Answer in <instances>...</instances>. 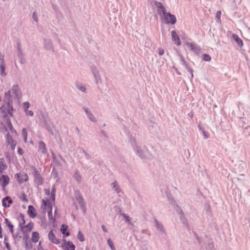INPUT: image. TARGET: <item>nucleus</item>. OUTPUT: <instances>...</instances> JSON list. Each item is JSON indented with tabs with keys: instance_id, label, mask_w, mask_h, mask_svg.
<instances>
[{
	"instance_id": "14",
	"label": "nucleus",
	"mask_w": 250,
	"mask_h": 250,
	"mask_svg": "<svg viewBox=\"0 0 250 250\" xmlns=\"http://www.w3.org/2000/svg\"><path fill=\"white\" fill-rule=\"evenodd\" d=\"M171 38L173 42L177 45H181L180 38L175 31H172L171 32Z\"/></svg>"
},
{
	"instance_id": "28",
	"label": "nucleus",
	"mask_w": 250,
	"mask_h": 250,
	"mask_svg": "<svg viewBox=\"0 0 250 250\" xmlns=\"http://www.w3.org/2000/svg\"><path fill=\"white\" fill-rule=\"evenodd\" d=\"M122 215L124 217L125 221L128 223V224L132 226L133 225V224L132 223V219L128 215L125 213L122 214Z\"/></svg>"
},
{
	"instance_id": "52",
	"label": "nucleus",
	"mask_w": 250,
	"mask_h": 250,
	"mask_svg": "<svg viewBox=\"0 0 250 250\" xmlns=\"http://www.w3.org/2000/svg\"><path fill=\"white\" fill-rule=\"evenodd\" d=\"M102 228L104 232H106L107 231L106 228H105V227L104 225L102 226Z\"/></svg>"
},
{
	"instance_id": "10",
	"label": "nucleus",
	"mask_w": 250,
	"mask_h": 250,
	"mask_svg": "<svg viewBox=\"0 0 250 250\" xmlns=\"http://www.w3.org/2000/svg\"><path fill=\"white\" fill-rule=\"evenodd\" d=\"M33 169L34 170V177L35 179V182L38 185H41L42 184L43 180L42 178V176L40 173H39L38 171L35 167H33Z\"/></svg>"
},
{
	"instance_id": "13",
	"label": "nucleus",
	"mask_w": 250,
	"mask_h": 250,
	"mask_svg": "<svg viewBox=\"0 0 250 250\" xmlns=\"http://www.w3.org/2000/svg\"><path fill=\"white\" fill-rule=\"evenodd\" d=\"M34 228L33 223L30 222L27 225L23 226L21 228V230L24 233H28Z\"/></svg>"
},
{
	"instance_id": "21",
	"label": "nucleus",
	"mask_w": 250,
	"mask_h": 250,
	"mask_svg": "<svg viewBox=\"0 0 250 250\" xmlns=\"http://www.w3.org/2000/svg\"><path fill=\"white\" fill-rule=\"evenodd\" d=\"M40 235L38 232L33 231L31 234V239L33 243H36L39 241Z\"/></svg>"
},
{
	"instance_id": "29",
	"label": "nucleus",
	"mask_w": 250,
	"mask_h": 250,
	"mask_svg": "<svg viewBox=\"0 0 250 250\" xmlns=\"http://www.w3.org/2000/svg\"><path fill=\"white\" fill-rule=\"evenodd\" d=\"M74 179L78 183H80L82 180V176L78 171H76L74 174Z\"/></svg>"
},
{
	"instance_id": "36",
	"label": "nucleus",
	"mask_w": 250,
	"mask_h": 250,
	"mask_svg": "<svg viewBox=\"0 0 250 250\" xmlns=\"http://www.w3.org/2000/svg\"><path fill=\"white\" fill-rule=\"evenodd\" d=\"M6 168V165H5L2 161L0 162V173L2 172Z\"/></svg>"
},
{
	"instance_id": "34",
	"label": "nucleus",
	"mask_w": 250,
	"mask_h": 250,
	"mask_svg": "<svg viewBox=\"0 0 250 250\" xmlns=\"http://www.w3.org/2000/svg\"><path fill=\"white\" fill-rule=\"evenodd\" d=\"M107 244L111 250H116V248L113 244V242L111 240V239H108L107 241Z\"/></svg>"
},
{
	"instance_id": "19",
	"label": "nucleus",
	"mask_w": 250,
	"mask_h": 250,
	"mask_svg": "<svg viewBox=\"0 0 250 250\" xmlns=\"http://www.w3.org/2000/svg\"><path fill=\"white\" fill-rule=\"evenodd\" d=\"M83 110L85 112L88 119L92 122H96L97 121L96 118L94 115L88 110L86 107H83Z\"/></svg>"
},
{
	"instance_id": "54",
	"label": "nucleus",
	"mask_w": 250,
	"mask_h": 250,
	"mask_svg": "<svg viewBox=\"0 0 250 250\" xmlns=\"http://www.w3.org/2000/svg\"><path fill=\"white\" fill-rule=\"evenodd\" d=\"M41 248H42V244H41V242L40 241V242H39V244H38V249L39 250L40 249H41Z\"/></svg>"
},
{
	"instance_id": "31",
	"label": "nucleus",
	"mask_w": 250,
	"mask_h": 250,
	"mask_svg": "<svg viewBox=\"0 0 250 250\" xmlns=\"http://www.w3.org/2000/svg\"><path fill=\"white\" fill-rule=\"evenodd\" d=\"M77 238L80 242H83L85 240L83 234L80 230L78 232L77 234Z\"/></svg>"
},
{
	"instance_id": "44",
	"label": "nucleus",
	"mask_w": 250,
	"mask_h": 250,
	"mask_svg": "<svg viewBox=\"0 0 250 250\" xmlns=\"http://www.w3.org/2000/svg\"><path fill=\"white\" fill-rule=\"evenodd\" d=\"M203 134L205 139H208L209 138V133L205 131H203Z\"/></svg>"
},
{
	"instance_id": "9",
	"label": "nucleus",
	"mask_w": 250,
	"mask_h": 250,
	"mask_svg": "<svg viewBox=\"0 0 250 250\" xmlns=\"http://www.w3.org/2000/svg\"><path fill=\"white\" fill-rule=\"evenodd\" d=\"M134 145H133V146L134 151L140 157L143 158H144L145 157L146 154V151L141 149L140 147L138 146L136 144V142L135 140L134 141Z\"/></svg>"
},
{
	"instance_id": "11",
	"label": "nucleus",
	"mask_w": 250,
	"mask_h": 250,
	"mask_svg": "<svg viewBox=\"0 0 250 250\" xmlns=\"http://www.w3.org/2000/svg\"><path fill=\"white\" fill-rule=\"evenodd\" d=\"M16 178L18 182L20 184L27 181L28 180V176L25 173H18L16 175Z\"/></svg>"
},
{
	"instance_id": "3",
	"label": "nucleus",
	"mask_w": 250,
	"mask_h": 250,
	"mask_svg": "<svg viewBox=\"0 0 250 250\" xmlns=\"http://www.w3.org/2000/svg\"><path fill=\"white\" fill-rule=\"evenodd\" d=\"M75 199L74 200V204L75 205L76 208H78L79 207L81 209L85 210V203L79 191H75Z\"/></svg>"
},
{
	"instance_id": "23",
	"label": "nucleus",
	"mask_w": 250,
	"mask_h": 250,
	"mask_svg": "<svg viewBox=\"0 0 250 250\" xmlns=\"http://www.w3.org/2000/svg\"><path fill=\"white\" fill-rule=\"evenodd\" d=\"M187 45L191 50L194 52H197L200 50L199 47L192 43L188 42L187 43Z\"/></svg>"
},
{
	"instance_id": "7",
	"label": "nucleus",
	"mask_w": 250,
	"mask_h": 250,
	"mask_svg": "<svg viewBox=\"0 0 250 250\" xmlns=\"http://www.w3.org/2000/svg\"><path fill=\"white\" fill-rule=\"evenodd\" d=\"M10 181L8 176L2 175L0 176V186L3 190H4L6 186L9 184Z\"/></svg>"
},
{
	"instance_id": "17",
	"label": "nucleus",
	"mask_w": 250,
	"mask_h": 250,
	"mask_svg": "<svg viewBox=\"0 0 250 250\" xmlns=\"http://www.w3.org/2000/svg\"><path fill=\"white\" fill-rule=\"evenodd\" d=\"M38 151L44 154L47 153V150L46 147V145L43 141H40L39 142Z\"/></svg>"
},
{
	"instance_id": "53",
	"label": "nucleus",
	"mask_w": 250,
	"mask_h": 250,
	"mask_svg": "<svg viewBox=\"0 0 250 250\" xmlns=\"http://www.w3.org/2000/svg\"><path fill=\"white\" fill-rule=\"evenodd\" d=\"M5 246L6 247V248L10 250V245H9V244L7 242H5Z\"/></svg>"
},
{
	"instance_id": "16",
	"label": "nucleus",
	"mask_w": 250,
	"mask_h": 250,
	"mask_svg": "<svg viewBox=\"0 0 250 250\" xmlns=\"http://www.w3.org/2000/svg\"><path fill=\"white\" fill-rule=\"evenodd\" d=\"M27 213L29 216L34 218L37 216V212L34 207L31 205L28 206Z\"/></svg>"
},
{
	"instance_id": "5",
	"label": "nucleus",
	"mask_w": 250,
	"mask_h": 250,
	"mask_svg": "<svg viewBox=\"0 0 250 250\" xmlns=\"http://www.w3.org/2000/svg\"><path fill=\"white\" fill-rule=\"evenodd\" d=\"M161 19L166 24H171L173 25L176 22L175 16L170 13H166L161 17Z\"/></svg>"
},
{
	"instance_id": "42",
	"label": "nucleus",
	"mask_w": 250,
	"mask_h": 250,
	"mask_svg": "<svg viewBox=\"0 0 250 250\" xmlns=\"http://www.w3.org/2000/svg\"><path fill=\"white\" fill-rule=\"evenodd\" d=\"M23 104L24 108V110H27L30 106V104L28 102H24Z\"/></svg>"
},
{
	"instance_id": "51",
	"label": "nucleus",
	"mask_w": 250,
	"mask_h": 250,
	"mask_svg": "<svg viewBox=\"0 0 250 250\" xmlns=\"http://www.w3.org/2000/svg\"><path fill=\"white\" fill-rule=\"evenodd\" d=\"M188 71L189 73H190V74H191V77H193V70H192L191 68H189L188 69Z\"/></svg>"
},
{
	"instance_id": "56",
	"label": "nucleus",
	"mask_w": 250,
	"mask_h": 250,
	"mask_svg": "<svg viewBox=\"0 0 250 250\" xmlns=\"http://www.w3.org/2000/svg\"><path fill=\"white\" fill-rule=\"evenodd\" d=\"M8 105L9 107H11L10 106V104L9 103L8 104Z\"/></svg>"
},
{
	"instance_id": "24",
	"label": "nucleus",
	"mask_w": 250,
	"mask_h": 250,
	"mask_svg": "<svg viewBox=\"0 0 250 250\" xmlns=\"http://www.w3.org/2000/svg\"><path fill=\"white\" fill-rule=\"evenodd\" d=\"M44 46L48 50H52L53 49L52 42L50 40H45L44 41Z\"/></svg>"
},
{
	"instance_id": "41",
	"label": "nucleus",
	"mask_w": 250,
	"mask_h": 250,
	"mask_svg": "<svg viewBox=\"0 0 250 250\" xmlns=\"http://www.w3.org/2000/svg\"><path fill=\"white\" fill-rule=\"evenodd\" d=\"M25 112L26 115H27V116L32 117L34 115L33 112L32 110H29L28 109L25 110Z\"/></svg>"
},
{
	"instance_id": "27",
	"label": "nucleus",
	"mask_w": 250,
	"mask_h": 250,
	"mask_svg": "<svg viewBox=\"0 0 250 250\" xmlns=\"http://www.w3.org/2000/svg\"><path fill=\"white\" fill-rule=\"evenodd\" d=\"M55 186H53L51 188V191L50 197L52 200V202H54L55 200Z\"/></svg>"
},
{
	"instance_id": "49",
	"label": "nucleus",
	"mask_w": 250,
	"mask_h": 250,
	"mask_svg": "<svg viewBox=\"0 0 250 250\" xmlns=\"http://www.w3.org/2000/svg\"><path fill=\"white\" fill-rule=\"evenodd\" d=\"M44 192H45V194L47 195H48V196L50 195V190H49V189H44Z\"/></svg>"
},
{
	"instance_id": "35",
	"label": "nucleus",
	"mask_w": 250,
	"mask_h": 250,
	"mask_svg": "<svg viewBox=\"0 0 250 250\" xmlns=\"http://www.w3.org/2000/svg\"><path fill=\"white\" fill-rule=\"evenodd\" d=\"M47 211L49 220L53 222L55 221V219L53 217L52 209L48 210Z\"/></svg>"
},
{
	"instance_id": "4",
	"label": "nucleus",
	"mask_w": 250,
	"mask_h": 250,
	"mask_svg": "<svg viewBox=\"0 0 250 250\" xmlns=\"http://www.w3.org/2000/svg\"><path fill=\"white\" fill-rule=\"evenodd\" d=\"M55 202H52L51 198H44L42 200V203L41 205V209L45 213L48 210L52 209L53 205L54 204Z\"/></svg>"
},
{
	"instance_id": "45",
	"label": "nucleus",
	"mask_w": 250,
	"mask_h": 250,
	"mask_svg": "<svg viewBox=\"0 0 250 250\" xmlns=\"http://www.w3.org/2000/svg\"><path fill=\"white\" fill-rule=\"evenodd\" d=\"M25 247L27 249H29L31 248V247H32L31 243L30 242L26 241L25 242Z\"/></svg>"
},
{
	"instance_id": "22",
	"label": "nucleus",
	"mask_w": 250,
	"mask_h": 250,
	"mask_svg": "<svg viewBox=\"0 0 250 250\" xmlns=\"http://www.w3.org/2000/svg\"><path fill=\"white\" fill-rule=\"evenodd\" d=\"M112 189L118 194L122 192V190L116 181L111 184Z\"/></svg>"
},
{
	"instance_id": "55",
	"label": "nucleus",
	"mask_w": 250,
	"mask_h": 250,
	"mask_svg": "<svg viewBox=\"0 0 250 250\" xmlns=\"http://www.w3.org/2000/svg\"><path fill=\"white\" fill-rule=\"evenodd\" d=\"M2 109H3V107H1V108H0V111H2Z\"/></svg>"
},
{
	"instance_id": "38",
	"label": "nucleus",
	"mask_w": 250,
	"mask_h": 250,
	"mask_svg": "<svg viewBox=\"0 0 250 250\" xmlns=\"http://www.w3.org/2000/svg\"><path fill=\"white\" fill-rule=\"evenodd\" d=\"M77 87L79 90H80L82 92H86V88H85V87L83 85V84L77 85Z\"/></svg>"
},
{
	"instance_id": "50",
	"label": "nucleus",
	"mask_w": 250,
	"mask_h": 250,
	"mask_svg": "<svg viewBox=\"0 0 250 250\" xmlns=\"http://www.w3.org/2000/svg\"><path fill=\"white\" fill-rule=\"evenodd\" d=\"M18 49H19L18 56L19 57H21V56L22 55V54L21 49L20 47H18Z\"/></svg>"
},
{
	"instance_id": "37",
	"label": "nucleus",
	"mask_w": 250,
	"mask_h": 250,
	"mask_svg": "<svg viewBox=\"0 0 250 250\" xmlns=\"http://www.w3.org/2000/svg\"><path fill=\"white\" fill-rule=\"evenodd\" d=\"M221 11H218L216 14V18L217 22L220 23L221 22Z\"/></svg>"
},
{
	"instance_id": "18",
	"label": "nucleus",
	"mask_w": 250,
	"mask_h": 250,
	"mask_svg": "<svg viewBox=\"0 0 250 250\" xmlns=\"http://www.w3.org/2000/svg\"><path fill=\"white\" fill-rule=\"evenodd\" d=\"M13 203V201L11 198L9 196H6L3 198L2 200V204L3 207L4 208H8L10 205Z\"/></svg>"
},
{
	"instance_id": "1",
	"label": "nucleus",
	"mask_w": 250,
	"mask_h": 250,
	"mask_svg": "<svg viewBox=\"0 0 250 250\" xmlns=\"http://www.w3.org/2000/svg\"><path fill=\"white\" fill-rule=\"evenodd\" d=\"M6 126L4 127V129L6 133L5 139L7 144L10 146L12 150L15 149L17 143L14 140L12 136H17L18 133L16 130L14 128L12 123L10 120H7L6 123Z\"/></svg>"
},
{
	"instance_id": "48",
	"label": "nucleus",
	"mask_w": 250,
	"mask_h": 250,
	"mask_svg": "<svg viewBox=\"0 0 250 250\" xmlns=\"http://www.w3.org/2000/svg\"><path fill=\"white\" fill-rule=\"evenodd\" d=\"M18 152L20 155H22L23 153V150L22 148L19 147Z\"/></svg>"
},
{
	"instance_id": "47",
	"label": "nucleus",
	"mask_w": 250,
	"mask_h": 250,
	"mask_svg": "<svg viewBox=\"0 0 250 250\" xmlns=\"http://www.w3.org/2000/svg\"><path fill=\"white\" fill-rule=\"evenodd\" d=\"M33 19L36 21H38L37 15L35 12L33 13Z\"/></svg>"
},
{
	"instance_id": "26",
	"label": "nucleus",
	"mask_w": 250,
	"mask_h": 250,
	"mask_svg": "<svg viewBox=\"0 0 250 250\" xmlns=\"http://www.w3.org/2000/svg\"><path fill=\"white\" fill-rule=\"evenodd\" d=\"M0 73L2 77H5L6 75L5 62L0 63Z\"/></svg>"
},
{
	"instance_id": "15",
	"label": "nucleus",
	"mask_w": 250,
	"mask_h": 250,
	"mask_svg": "<svg viewBox=\"0 0 250 250\" xmlns=\"http://www.w3.org/2000/svg\"><path fill=\"white\" fill-rule=\"evenodd\" d=\"M48 237L49 240L53 244H58L60 242V240L56 237L52 230L49 231Z\"/></svg>"
},
{
	"instance_id": "46",
	"label": "nucleus",
	"mask_w": 250,
	"mask_h": 250,
	"mask_svg": "<svg viewBox=\"0 0 250 250\" xmlns=\"http://www.w3.org/2000/svg\"><path fill=\"white\" fill-rule=\"evenodd\" d=\"M5 62L4 60V56L0 53V63Z\"/></svg>"
},
{
	"instance_id": "43",
	"label": "nucleus",
	"mask_w": 250,
	"mask_h": 250,
	"mask_svg": "<svg viewBox=\"0 0 250 250\" xmlns=\"http://www.w3.org/2000/svg\"><path fill=\"white\" fill-rule=\"evenodd\" d=\"M165 51L163 48H158V53L160 56H162L164 54Z\"/></svg>"
},
{
	"instance_id": "33",
	"label": "nucleus",
	"mask_w": 250,
	"mask_h": 250,
	"mask_svg": "<svg viewBox=\"0 0 250 250\" xmlns=\"http://www.w3.org/2000/svg\"><path fill=\"white\" fill-rule=\"evenodd\" d=\"M155 222H156V226L157 229L160 231L164 232V229L163 225L161 223H159L157 221H156Z\"/></svg>"
},
{
	"instance_id": "39",
	"label": "nucleus",
	"mask_w": 250,
	"mask_h": 250,
	"mask_svg": "<svg viewBox=\"0 0 250 250\" xmlns=\"http://www.w3.org/2000/svg\"><path fill=\"white\" fill-rule=\"evenodd\" d=\"M203 60L205 61L208 62L211 60V57L209 55L205 54L203 55Z\"/></svg>"
},
{
	"instance_id": "40",
	"label": "nucleus",
	"mask_w": 250,
	"mask_h": 250,
	"mask_svg": "<svg viewBox=\"0 0 250 250\" xmlns=\"http://www.w3.org/2000/svg\"><path fill=\"white\" fill-rule=\"evenodd\" d=\"M21 221L20 222V226L21 228H21L23 227L22 226L24 225V224L25 223V221L24 220L23 215L21 214Z\"/></svg>"
},
{
	"instance_id": "12",
	"label": "nucleus",
	"mask_w": 250,
	"mask_h": 250,
	"mask_svg": "<svg viewBox=\"0 0 250 250\" xmlns=\"http://www.w3.org/2000/svg\"><path fill=\"white\" fill-rule=\"evenodd\" d=\"M92 72L94 76L95 81L97 84L101 83L102 80L98 71L96 67H92Z\"/></svg>"
},
{
	"instance_id": "30",
	"label": "nucleus",
	"mask_w": 250,
	"mask_h": 250,
	"mask_svg": "<svg viewBox=\"0 0 250 250\" xmlns=\"http://www.w3.org/2000/svg\"><path fill=\"white\" fill-rule=\"evenodd\" d=\"M5 222L7 227L9 228L10 231L12 233H13V226L12 225L11 223L8 220V219L6 218L5 219Z\"/></svg>"
},
{
	"instance_id": "6",
	"label": "nucleus",
	"mask_w": 250,
	"mask_h": 250,
	"mask_svg": "<svg viewBox=\"0 0 250 250\" xmlns=\"http://www.w3.org/2000/svg\"><path fill=\"white\" fill-rule=\"evenodd\" d=\"M154 4L156 7L158 13L161 17H162V16L166 13H167L165 7L161 2L155 1Z\"/></svg>"
},
{
	"instance_id": "25",
	"label": "nucleus",
	"mask_w": 250,
	"mask_h": 250,
	"mask_svg": "<svg viewBox=\"0 0 250 250\" xmlns=\"http://www.w3.org/2000/svg\"><path fill=\"white\" fill-rule=\"evenodd\" d=\"M61 232L65 235L66 236H68L70 235V233L67 229V226L65 225H62L61 228Z\"/></svg>"
},
{
	"instance_id": "8",
	"label": "nucleus",
	"mask_w": 250,
	"mask_h": 250,
	"mask_svg": "<svg viewBox=\"0 0 250 250\" xmlns=\"http://www.w3.org/2000/svg\"><path fill=\"white\" fill-rule=\"evenodd\" d=\"M62 248L63 250H75V246L72 242L66 241L65 239L63 240Z\"/></svg>"
},
{
	"instance_id": "20",
	"label": "nucleus",
	"mask_w": 250,
	"mask_h": 250,
	"mask_svg": "<svg viewBox=\"0 0 250 250\" xmlns=\"http://www.w3.org/2000/svg\"><path fill=\"white\" fill-rule=\"evenodd\" d=\"M232 37L233 39L237 43L239 46L241 47L243 46V41L239 38V37L237 35L235 34H233L232 35Z\"/></svg>"
},
{
	"instance_id": "32",
	"label": "nucleus",
	"mask_w": 250,
	"mask_h": 250,
	"mask_svg": "<svg viewBox=\"0 0 250 250\" xmlns=\"http://www.w3.org/2000/svg\"><path fill=\"white\" fill-rule=\"evenodd\" d=\"M22 135L23 137L24 142L25 143L27 142V132L25 128H23L22 130Z\"/></svg>"
},
{
	"instance_id": "2",
	"label": "nucleus",
	"mask_w": 250,
	"mask_h": 250,
	"mask_svg": "<svg viewBox=\"0 0 250 250\" xmlns=\"http://www.w3.org/2000/svg\"><path fill=\"white\" fill-rule=\"evenodd\" d=\"M21 95L19 86L17 84H14L11 89L5 93V98L8 102H11L13 98H18Z\"/></svg>"
}]
</instances>
